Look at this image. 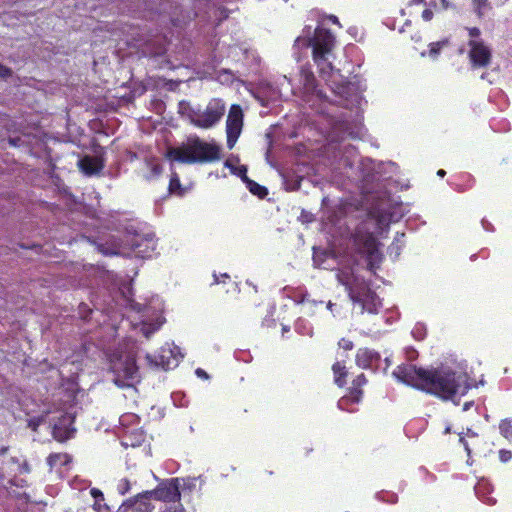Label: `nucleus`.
Segmentation results:
<instances>
[{
	"instance_id": "nucleus-1",
	"label": "nucleus",
	"mask_w": 512,
	"mask_h": 512,
	"mask_svg": "<svg viewBox=\"0 0 512 512\" xmlns=\"http://www.w3.org/2000/svg\"><path fill=\"white\" fill-rule=\"evenodd\" d=\"M393 376L406 385L445 401L463 396L471 388L466 374L443 366L426 369L401 364L393 371Z\"/></svg>"
},
{
	"instance_id": "nucleus-2",
	"label": "nucleus",
	"mask_w": 512,
	"mask_h": 512,
	"mask_svg": "<svg viewBox=\"0 0 512 512\" xmlns=\"http://www.w3.org/2000/svg\"><path fill=\"white\" fill-rule=\"evenodd\" d=\"M166 158L182 164H204L219 161L222 153L215 142H206L197 135H191L180 146L169 148Z\"/></svg>"
},
{
	"instance_id": "nucleus-3",
	"label": "nucleus",
	"mask_w": 512,
	"mask_h": 512,
	"mask_svg": "<svg viewBox=\"0 0 512 512\" xmlns=\"http://www.w3.org/2000/svg\"><path fill=\"white\" fill-rule=\"evenodd\" d=\"M305 45L312 49V59L319 68L320 74L333 70L330 58L336 46V37L327 28L318 25L311 37L305 40Z\"/></svg>"
},
{
	"instance_id": "nucleus-4",
	"label": "nucleus",
	"mask_w": 512,
	"mask_h": 512,
	"mask_svg": "<svg viewBox=\"0 0 512 512\" xmlns=\"http://www.w3.org/2000/svg\"><path fill=\"white\" fill-rule=\"evenodd\" d=\"M109 370L113 373V382L120 388L130 387L138 378V366L133 354L112 355Z\"/></svg>"
},
{
	"instance_id": "nucleus-5",
	"label": "nucleus",
	"mask_w": 512,
	"mask_h": 512,
	"mask_svg": "<svg viewBox=\"0 0 512 512\" xmlns=\"http://www.w3.org/2000/svg\"><path fill=\"white\" fill-rule=\"evenodd\" d=\"M350 300L361 307L362 312L370 313L376 311L375 301L377 295L371 290L369 284L362 279L355 277L352 281L343 282Z\"/></svg>"
},
{
	"instance_id": "nucleus-6",
	"label": "nucleus",
	"mask_w": 512,
	"mask_h": 512,
	"mask_svg": "<svg viewBox=\"0 0 512 512\" xmlns=\"http://www.w3.org/2000/svg\"><path fill=\"white\" fill-rule=\"evenodd\" d=\"M225 110V104L222 100L212 99L203 111H191L189 115L190 122L198 128L209 129L222 119Z\"/></svg>"
},
{
	"instance_id": "nucleus-7",
	"label": "nucleus",
	"mask_w": 512,
	"mask_h": 512,
	"mask_svg": "<svg viewBox=\"0 0 512 512\" xmlns=\"http://www.w3.org/2000/svg\"><path fill=\"white\" fill-rule=\"evenodd\" d=\"M468 58L472 69L486 68L492 60V50L484 41L468 40Z\"/></svg>"
},
{
	"instance_id": "nucleus-8",
	"label": "nucleus",
	"mask_w": 512,
	"mask_h": 512,
	"mask_svg": "<svg viewBox=\"0 0 512 512\" xmlns=\"http://www.w3.org/2000/svg\"><path fill=\"white\" fill-rule=\"evenodd\" d=\"M147 494L152 496L154 500L162 501L166 504L181 502L179 479L172 478L164 481L155 489L147 491Z\"/></svg>"
},
{
	"instance_id": "nucleus-9",
	"label": "nucleus",
	"mask_w": 512,
	"mask_h": 512,
	"mask_svg": "<svg viewBox=\"0 0 512 512\" xmlns=\"http://www.w3.org/2000/svg\"><path fill=\"white\" fill-rule=\"evenodd\" d=\"M243 127V111L238 104L230 107L226 121L227 146L232 149L237 142Z\"/></svg>"
},
{
	"instance_id": "nucleus-10",
	"label": "nucleus",
	"mask_w": 512,
	"mask_h": 512,
	"mask_svg": "<svg viewBox=\"0 0 512 512\" xmlns=\"http://www.w3.org/2000/svg\"><path fill=\"white\" fill-rule=\"evenodd\" d=\"M368 383V380L364 373L357 375L353 381L351 387L348 389V394L339 401V406L344 403H359L363 398V386Z\"/></svg>"
},
{
	"instance_id": "nucleus-11",
	"label": "nucleus",
	"mask_w": 512,
	"mask_h": 512,
	"mask_svg": "<svg viewBox=\"0 0 512 512\" xmlns=\"http://www.w3.org/2000/svg\"><path fill=\"white\" fill-rule=\"evenodd\" d=\"M423 3L427 6L422 12V18L424 21L432 20L435 12H441L448 10L453 7L451 0H412V5H418Z\"/></svg>"
},
{
	"instance_id": "nucleus-12",
	"label": "nucleus",
	"mask_w": 512,
	"mask_h": 512,
	"mask_svg": "<svg viewBox=\"0 0 512 512\" xmlns=\"http://www.w3.org/2000/svg\"><path fill=\"white\" fill-rule=\"evenodd\" d=\"M380 360V353L369 348H360L355 357L357 366L363 369H377Z\"/></svg>"
},
{
	"instance_id": "nucleus-13",
	"label": "nucleus",
	"mask_w": 512,
	"mask_h": 512,
	"mask_svg": "<svg viewBox=\"0 0 512 512\" xmlns=\"http://www.w3.org/2000/svg\"><path fill=\"white\" fill-rule=\"evenodd\" d=\"M81 172L88 176L99 175L105 167L104 160L96 156L86 155L78 162Z\"/></svg>"
},
{
	"instance_id": "nucleus-14",
	"label": "nucleus",
	"mask_w": 512,
	"mask_h": 512,
	"mask_svg": "<svg viewBox=\"0 0 512 512\" xmlns=\"http://www.w3.org/2000/svg\"><path fill=\"white\" fill-rule=\"evenodd\" d=\"M358 243L363 247V249L367 253L368 269L370 271H374L375 267H374V263H373V258L375 257L376 253L378 252L376 238L374 237V235L372 233H367L365 235H362L358 239Z\"/></svg>"
},
{
	"instance_id": "nucleus-15",
	"label": "nucleus",
	"mask_w": 512,
	"mask_h": 512,
	"mask_svg": "<svg viewBox=\"0 0 512 512\" xmlns=\"http://www.w3.org/2000/svg\"><path fill=\"white\" fill-rule=\"evenodd\" d=\"M155 365L169 370L177 365L176 359L173 357V352L170 348H161L155 356Z\"/></svg>"
},
{
	"instance_id": "nucleus-16",
	"label": "nucleus",
	"mask_w": 512,
	"mask_h": 512,
	"mask_svg": "<svg viewBox=\"0 0 512 512\" xmlns=\"http://www.w3.org/2000/svg\"><path fill=\"white\" fill-rule=\"evenodd\" d=\"M151 499H153V497L147 494V491L133 497V500L137 501V503H134L133 512H152L154 506L150 502Z\"/></svg>"
},
{
	"instance_id": "nucleus-17",
	"label": "nucleus",
	"mask_w": 512,
	"mask_h": 512,
	"mask_svg": "<svg viewBox=\"0 0 512 512\" xmlns=\"http://www.w3.org/2000/svg\"><path fill=\"white\" fill-rule=\"evenodd\" d=\"M244 177L243 181L246 183V186L250 193H252L255 196H258L259 198H265L268 195V189L265 186L260 185L259 183L255 182L254 180L247 177V168L243 167Z\"/></svg>"
},
{
	"instance_id": "nucleus-18",
	"label": "nucleus",
	"mask_w": 512,
	"mask_h": 512,
	"mask_svg": "<svg viewBox=\"0 0 512 512\" xmlns=\"http://www.w3.org/2000/svg\"><path fill=\"white\" fill-rule=\"evenodd\" d=\"M332 371L334 374V382L338 387H344L347 383L346 378L348 375L347 368L344 362H335L332 365Z\"/></svg>"
},
{
	"instance_id": "nucleus-19",
	"label": "nucleus",
	"mask_w": 512,
	"mask_h": 512,
	"mask_svg": "<svg viewBox=\"0 0 512 512\" xmlns=\"http://www.w3.org/2000/svg\"><path fill=\"white\" fill-rule=\"evenodd\" d=\"M145 164L149 169V173L145 175L146 180L150 181L152 179L158 178L162 174L163 167L156 158H147L145 160Z\"/></svg>"
},
{
	"instance_id": "nucleus-20",
	"label": "nucleus",
	"mask_w": 512,
	"mask_h": 512,
	"mask_svg": "<svg viewBox=\"0 0 512 512\" xmlns=\"http://www.w3.org/2000/svg\"><path fill=\"white\" fill-rule=\"evenodd\" d=\"M91 496L94 498V509L98 512H110V508L106 503H104V494L103 492L98 488H92L90 490Z\"/></svg>"
},
{
	"instance_id": "nucleus-21",
	"label": "nucleus",
	"mask_w": 512,
	"mask_h": 512,
	"mask_svg": "<svg viewBox=\"0 0 512 512\" xmlns=\"http://www.w3.org/2000/svg\"><path fill=\"white\" fill-rule=\"evenodd\" d=\"M47 464L51 469L57 465L65 466L71 462V457L67 453H51L47 457Z\"/></svg>"
},
{
	"instance_id": "nucleus-22",
	"label": "nucleus",
	"mask_w": 512,
	"mask_h": 512,
	"mask_svg": "<svg viewBox=\"0 0 512 512\" xmlns=\"http://www.w3.org/2000/svg\"><path fill=\"white\" fill-rule=\"evenodd\" d=\"M168 191L170 194L183 196L185 189L182 187L180 177L177 172L173 171L170 176Z\"/></svg>"
},
{
	"instance_id": "nucleus-23",
	"label": "nucleus",
	"mask_w": 512,
	"mask_h": 512,
	"mask_svg": "<svg viewBox=\"0 0 512 512\" xmlns=\"http://www.w3.org/2000/svg\"><path fill=\"white\" fill-rule=\"evenodd\" d=\"M301 81L304 89L308 92L314 91L316 88V78L314 74L309 70H301Z\"/></svg>"
},
{
	"instance_id": "nucleus-24",
	"label": "nucleus",
	"mask_w": 512,
	"mask_h": 512,
	"mask_svg": "<svg viewBox=\"0 0 512 512\" xmlns=\"http://www.w3.org/2000/svg\"><path fill=\"white\" fill-rule=\"evenodd\" d=\"M499 432L501 436L512 442V418H505L500 421Z\"/></svg>"
},
{
	"instance_id": "nucleus-25",
	"label": "nucleus",
	"mask_w": 512,
	"mask_h": 512,
	"mask_svg": "<svg viewBox=\"0 0 512 512\" xmlns=\"http://www.w3.org/2000/svg\"><path fill=\"white\" fill-rule=\"evenodd\" d=\"M474 12L479 18L483 17L487 10L491 9L488 0H472Z\"/></svg>"
},
{
	"instance_id": "nucleus-26",
	"label": "nucleus",
	"mask_w": 512,
	"mask_h": 512,
	"mask_svg": "<svg viewBox=\"0 0 512 512\" xmlns=\"http://www.w3.org/2000/svg\"><path fill=\"white\" fill-rule=\"evenodd\" d=\"M448 45V40H442L438 42H433L429 45V56L432 58H436L441 49Z\"/></svg>"
},
{
	"instance_id": "nucleus-27",
	"label": "nucleus",
	"mask_w": 512,
	"mask_h": 512,
	"mask_svg": "<svg viewBox=\"0 0 512 512\" xmlns=\"http://www.w3.org/2000/svg\"><path fill=\"white\" fill-rule=\"evenodd\" d=\"M160 512H185L184 506L181 502L171 503L170 505H166L163 510Z\"/></svg>"
},
{
	"instance_id": "nucleus-28",
	"label": "nucleus",
	"mask_w": 512,
	"mask_h": 512,
	"mask_svg": "<svg viewBox=\"0 0 512 512\" xmlns=\"http://www.w3.org/2000/svg\"><path fill=\"white\" fill-rule=\"evenodd\" d=\"M134 503H137L136 500H133V497L132 498H129L127 499L126 501H124L118 508L117 512H128L130 510L133 511V508H134Z\"/></svg>"
},
{
	"instance_id": "nucleus-29",
	"label": "nucleus",
	"mask_w": 512,
	"mask_h": 512,
	"mask_svg": "<svg viewBox=\"0 0 512 512\" xmlns=\"http://www.w3.org/2000/svg\"><path fill=\"white\" fill-rule=\"evenodd\" d=\"M469 40L483 41L481 39V31L477 27L467 28Z\"/></svg>"
},
{
	"instance_id": "nucleus-30",
	"label": "nucleus",
	"mask_w": 512,
	"mask_h": 512,
	"mask_svg": "<svg viewBox=\"0 0 512 512\" xmlns=\"http://www.w3.org/2000/svg\"><path fill=\"white\" fill-rule=\"evenodd\" d=\"M117 489L120 494H126L130 490V481L127 478L121 479L118 483Z\"/></svg>"
},
{
	"instance_id": "nucleus-31",
	"label": "nucleus",
	"mask_w": 512,
	"mask_h": 512,
	"mask_svg": "<svg viewBox=\"0 0 512 512\" xmlns=\"http://www.w3.org/2000/svg\"><path fill=\"white\" fill-rule=\"evenodd\" d=\"M79 314L83 320H87L89 316L92 314V309H90L87 304L81 303L79 305Z\"/></svg>"
},
{
	"instance_id": "nucleus-32",
	"label": "nucleus",
	"mask_w": 512,
	"mask_h": 512,
	"mask_svg": "<svg viewBox=\"0 0 512 512\" xmlns=\"http://www.w3.org/2000/svg\"><path fill=\"white\" fill-rule=\"evenodd\" d=\"M338 345L340 348L346 351H350L354 347V343L348 338H341L338 342Z\"/></svg>"
},
{
	"instance_id": "nucleus-33",
	"label": "nucleus",
	"mask_w": 512,
	"mask_h": 512,
	"mask_svg": "<svg viewBox=\"0 0 512 512\" xmlns=\"http://www.w3.org/2000/svg\"><path fill=\"white\" fill-rule=\"evenodd\" d=\"M498 455H499V460L502 463H507L508 461H510L512 459V452L510 450L501 449V450H499Z\"/></svg>"
},
{
	"instance_id": "nucleus-34",
	"label": "nucleus",
	"mask_w": 512,
	"mask_h": 512,
	"mask_svg": "<svg viewBox=\"0 0 512 512\" xmlns=\"http://www.w3.org/2000/svg\"><path fill=\"white\" fill-rule=\"evenodd\" d=\"M12 74V70L0 63V76L3 78L9 77Z\"/></svg>"
},
{
	"instance_id": "nucleus-35",
	"label": "nucleus",
	"mask_w": 512,
	"mask_h": 512,
	"mask_svg": "<svg viewBox=\"0 0 512 512\" xmlns=\"http://www.w3.org/2000/svg\"><path fill=\"white\" fill-rule=\"evenodd\" d=\"M196 375L200 378H203V379H208L209 376L208 374L206 373V371H204L203 369L201 368H197L196 371H195Z\"/></svg>"
},
{
	"instance_id": "nucleus-36",
	"label": "nucleus",
	"mask_w": 512,
	"mask_h": 512,
	"mask_svg": "<svg viewBox=\"0 0 512 512\" xmlns=\"http://www.w3.org/2000/svg\"><path fill=\"white\" fill-rule=\"evenodd\" d=\"M459 441H460V443H462V444H463V446H464V448H465V451L467 452V455H468V456H470V454H471V449H470V447H469V445H468L467 441L465 440V438L461 436V437H460V439H459Z\"/></svg>"
},
{
	"instance_id": "nucleus-37",
	"label": "nucleus",
	"mask_w": 512,
	"mask_h": 512,
	"mask_svg": "<svg viewBox=\"0 0 512 512\" xmlns=\"http://www.w3.org/2000/svg\"><path fill=\"white\" fill-rule=\"evenodd\" d=\"M327 18L333 24H337V25L340 26L339 20H338V18L335 15H329Z\"/></svg>"
},
{
	"instance_id": "nucleus-38",
	"label": "nucleus",
	"mask_w": 512,
	"mask_h": 512,
	"mask_svg": "<svg viewBox=\"0 0 512 512\" xmlns=\"http://www.w3.org/2000/svg\"><path fill=\"white\" fill-rule=\"evenodd\" d=\"M473 404H474L473 401L465 402L464 405H463V411L469 410L473 406Z\"/></svg>"
},
{
	"instance_id": "nucleus-39",
	"label": "nucleus",
	"mask_w": 512,
	"mask_h": 512,
	"mask_svg": "<svg viewBox=\"0 0 512 512\" xmlns=\"http://www.w3.org/2000/svg\"><path fill=\"white\" fill-rule=\"evenodd\" d=\"M445 175H446V171H445V170H443V169H439V170L437 171V176H439V177H444Z\"/></svg>"
},
{
	"instance_id": "nucleus-40",
	"label": "nucleus",
	"mask_w": 512,
	"mask_h": 512,
	"mask_svg": "<svg viewBox=\"0 0 512 512\" xmlns=\"http://www.w3.org/2000/svg\"><path fill=\"white\" fill-rule=\"evenodd\" d=\"M243 167H244V166H241V167H240V169H239V173H238V175H239V176H241V178H242V179H243V177H244Z\"/></svg>"
},
{
	"instance_id": "nucleus-41",
	"label": "nucleus",
	"mask_w": 512,
	"mask_h": 512,
	"mask_svg": "<svg viewBox=\"0 0 512 512\" xmlns=\"http://www.w3.org/2000/svg\"><path fill=\"white\" fill-rule=\"evenodd\" d=\"M214 278H215L214 283L224 282V280L220 281L216 275H214Z\"/></svg>"
},
{
	"instance_id": "nucleus-42",
	"label": "nucleus",
	"mask_w": 512,
	"mask_h": 512,
	"mask_svg": "<svg viewBox=\"0 0 512 512\" xmlns=\"http://www.w3.org/2000/svg\"><path fill=\"white\" fill-rule=\"evenodd\" d=\"M224 278H229V275H227V274H223V275L221 276V279H224Z\"/></svg>"
},
{
	"instance_id": "nucleus-43",
	"label": "nucleus",
	"mask_w": 512,
	"mask_h": 512,
	"mask_svg": "<svg viewBox=\"0 0 512 512\" xmlns=\"http://www.w3.org/2000/svg\"><path fill=\"white\" fill-rule=\"evenodd\" d=\"M449 432H450V427H447V428L445 429V433H449Z\"/></svg>"
},
{
	"instance_id": "nucleus-44",
	"label": "nucleus",
	"mask_w": 512,
	"mask_h": 512,
	"mask_svg": "<svg viewBox=\"0 0 512 512\" xmlns=\"http://www.w3.org/2000/svg\"><path fill=\"white\" fill-rule=\"evenodd\" d=\"M288 330H289V328H288V327L283 326V331H288Z\"/></svg>"
},
{
	"instance_id": "nucleus-45",
	"label": "nucleus",
	"mask_w": 512,
	"mask_h": 512,
	"mask_svg": "<svg viewBox=\"0 0 512 512\" xmlns=\"http://www.w3.org/2000/svg\"><path fill=\"white\" fill-rule=\"evenodd\" d=\"M225 166L230 167V164L228 161L225 162Z\"/></svg>"
},
{
	"instance_id": "nucleus-46",
	"label": "nucleus",
	"mask_w": 512,
	"mask_h": 512,
	"mask_svg": "<svg viewBox=\"0 0 512 512\" xmlns=\"http://www.w3.org/2000/svg\"><path fill=\"white\" fill-rule=\"evenodd\" d=\"M147 359H148L149 361H152V359H151V356H150V355H147Z\"/></svg>"
},
{
	"instance_id": "nucleus-47",
	"label": "nucleus",
	"mask_w": 512,
	"mask_h": 512,
	"mask_svg": "<svg viewBox=\"0 0 512 512\" xmlns=\"http://www.w3.org/2000/svg\"><path fill=\"white\" fill-rule=\"evenodd\" d=\"M385 361L387 362V366H389L390 363H389L388 358H385Z\"/></svg>"
}]
</instances>
